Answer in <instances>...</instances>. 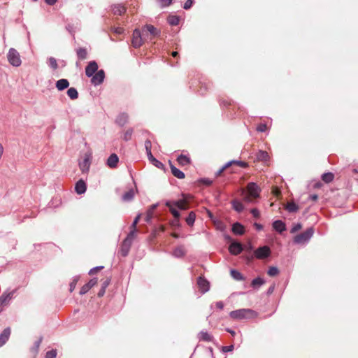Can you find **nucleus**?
Masks as SVG:
<instances>
[{"instance_id":"1","label":"nucleus","mask_w":358,"mask_h":358,"mask_svg":"<svg viewBox=\"0 0 358 358\" xmlns=\"http://www.w3.org/2000/svg\"><path fill=\"white\" fill-rule=\"evenodd\" d=\"M260 187L255 182H249L246 191H243V200L246 202H253L259 197Z\"/></svg>"},{"instance_id":"2","label":"nucleus","mask_w":358,"mask_h":358,"mask_svg":"<svg viewBox=\"0 0 358 358\" xmlns=\"http://www.w3.org/2000/svg\"><path fill=\"white\" fill-rule=\"evenodd\" d=\"M229 316L233 320H241L252 319L257 317V313L252 309H238L230 312Z\"/></svg>"},{"instance_id":"3","label":"nucleus","mask_w":358,"mask_h":358,"mask_svg":"<svg viewBox=\"0 0 358 358\" xmlns=\"http://www.w3.org/2000/svg\"><path fill=\"white\" fill-rule=\"evenodd\" d=\"M143 38L146 41H152L158 37L160 34V31L158 30L152 24H146L141 28Z\"/></svg>"},{"instance_id":"4","label":"nucleus","mask_w":358,"mask_h":358,"mask_svg":"<svg viewBox=\"0 0 358 358\" xmlns=\"http://www.w3.org/2000/svg\"><path fill=\"white\" fill-rule=\"evenodd\" d=\"M314 230L312 227L308 228L303 233L294 236V242L296 244H303L307 242L313 235Z\"/></svg>"},{"instance_id":"5","label":"nucleus","mask_w":358,"mask_h":358,"mask_svg":"<svg viewBox=\"0 0 358 358\" xmlns=\"http://www.w3.org/2000/svg\"><path fill=\"white\" fill-rule=\"evenodd\" d=\"M9 63L13 66H19L21 65L22 61L19 52L14 48H10L7 55Z\"/></svg>"},{"instance_id":"6","label":"nucleus","mask_w":358,"mask_h":358,"mask_svg":"<svg viewBox=\"0 0 358 358\" xmlns=\"http://www.w3.org/2000/svg\"><path fill=\"white\" fill-rule=\"evenodd\" d=\"M145 41H146V40L143 38L142 31L136 29L132 35L131 44L133 47L138 48L144 43Z\"/></svg>"},{"instance_id":"7","label":"nucleus","mask_w":358,"mask_h":358,"mask_svg":"<svg viewBox=\"0 0 358 358\" xmlns=\"http://www.w3.org/2000/svg\"><path fill=\"white\" fill-rule=\"evenodd\" d=\"M254 253H255V257L257 259H263L267 258L268 257L270 256L271 250H270L269 247L264 245V246L258 248L255 251Z\"/></svg>"},{"instance_id":"8","label":"nucleus","mask_w":358,"mask_h":358,"mask_svg":"<svg viewBox=\"0 0 358 358\" xmlns=\"http://www.w3.org/2000/svg\"><path fill=\"white\" fill-rule=\"evenodd\" d=\"M91 164V155L85 153L83 159L79 162V167L83 173H87Z\"/></svg>"},{"instance_id":"9","label":"nucleus","mask_w":358,"mask_h":358,"mask_svg":"<svg viewBox=\"0 0 358 358\" xmlns=\"http://www.w3.org/2000/svg\"><path fill=\"white\" fill-rule=\"evenodd\" d=\"M105 78V73L103 70L98 71L94 75L92 76L91 83L94 85H100L103 83Z\"/></svg>"},{"instance_id":"10","label":"nucleus","mask_w":358,"mask_h":358,"mask_svg":"<svg viewBox=\"0 0 358 358\" xmlns=\"http://www.w3.org/2000/svg\"><path fill=\"white\" fill-rule=\"evenodd\" d=\"M98 65L95 61H91L89 62L85 68V74L87 77H92L98 71Z\"/></svg>"},{"instance_id":"11","label":"nucleus","mask_w":358,"mask_h":358,"mask_svg":"<svg viewBox=\"0 0 358 358\" xmlns=\"http://www.w3.org/2000/svg\"><path fill=\"white\" fill-rule=\"evenodd\" d=\"M197 285L203 293L207 292L209 289V282L202 276H200L198 278Z\"/></svg>"},{"instance_id":"12","label":"nucleus","mask_w":358,"mask_h":358,"mask_svg":"<svg viewBox=\"0 0 358 358\" xmlns=\"http://www.w3.org/2000/svg\"><path fill=\"white\" fill-rule=\"evenodd\" d=\"M127 10V8L124 4L117 3L112 6V12L113 15H122Z\"/></svg>"},{"instance_id":"13","label":"nucleus","mask_w":358,"mask_h":358,"mask_svg":"<svg viewBox=\"0 0 358 358\" xmlns=\"http://www.w3.org/2000/svg\"><path fill=\"white\" fill-rule=\"evenodd\" d=\"M229 250L231 254L234 255H237L240 254L242 252L243 247H242V245L241 243H237V242H234V243H232L229 245Z\"/></svg>"},{"instance_id":"14","label":"nucleus","mask_w":358,"mask_h":358,"mask_svg":"<svg viewBox=\"0 0 358 358\" xmlns=\"http://www.w3.org/2000/svg\"><path fill=\"white\" fill-rule=\"evenodd\" d=\"M131 246V243L129 242L128 241L124 240L120 250V253L122 257H126L128 255Z\"/></svg>"},{"instance_id":"15","label":"nucleus","mask_w":358,"mask_h":358,"mask_svg":"<svg viewBox=\"0 0 358 358\" xmlns=\"http://www.w3.org/2000/svg\"><path fill=\"white\" fill-rule=\"evenodd\" d=\"M86 189H87V186L83 180L80 179L76 183L75 190L77 194H82L85 193L86 191Z\"/></svg>"},{"instance_id":"16","label":"nucleus","mask_w":358,"mask_h":358,"mask_svg":"<svg viewBox=\"0 0 358 358\" xmlns=\"http://www.w3.org/2000/svg\"><path fill=\"white\" fill-rule=\"evenodd\" d=\"M10 329L8 327L6 328L0 334V347L3 346L8 340L9 336L10 335Z\"/></svg>"},{"instance_id":"17","label":"nucleus","mask_w":358,"mask_h":358,"mask_svg":"<svg viewBox=\"0 0 358 358\" xmlns=\"http://www.w3.org/2000/svg\"><path fill=\"white\" fill-rule=\"evenodd\" d=\"M174 206L180 210H187L189 208V203L186 199H180L176 201H172Z\"/></svg>"},{"instance_id":"18","label":"nucleus","mask_w":358,"mask_h":358,"mask_svg":"<svg viewBox=\"0 0 358 358\" xmlns=\"http://www.w3.org/2000/svg\"><path fill=\"white\" fill-rule=\"evenodd\" d=\"M165 204L169 208V210L173 215L174 218H180V213L178 212L177 208L174 206L172 201H166Z\"/></svg>"},{"instance_id":"19","label":"nucleus","mask_w":358,"mask_h":358,"mask_svg":"<svg viewBox=\"0 0 358 358\" xmlns=\"http://www.w3.org/2000/svg\"><path fill=\"white\" fill-rule=\"evenodd\" d=\"M119 162V158L116 154H112L110 155L107 160V165L110 168H115Z\"/></svg>"},{"instance_id":"20","label":"nucleus","mask_w":358,"mask_h":358,"mask_svg":"<svg viewBox=\"0 0 358 358\" xmlns=\"http://www.w3.org/2000/svg\"><path fill=\"white\" fill-rule=\"evenodd\" d=\"M169 164H170V168H171V173L172 174L179 178V179H183L185 178V173L181 171L180 170H179L178 169H177L176 167H175L171 163V162H169Z\"/></svg>"},{"instance_id":"21","label":"nucleus","mask_w":358,"mask_h":358,"mask_svg":"<svg viewBox=\"0 0 358 358\" xmlns=\"http://www.w3.org/2000/svg\"><path fill=\"white\" fill-rule=\"evenodd\" d=\"M236 164L239 166L241 168H247L248 166V164L243 162V161H238V160H231L229 162H227L224 166V169H228L231 166Z\"/></svg>"},{"instance_id":"22","label":"nucleus","mask_w":358,"mask_h":358,"mask_svg":"<svg viewBox=\"0 0 358 358\" xmlns=\"http://www.w3.org/2000/svg\"><path fill=\"white\" fill-rule=\"evenodd\" d=\"M273 227L275 231L280 233H282V231L286 230L285 224L281 220H276L273 222Z\"/></svg>"},{"instance_id":"23","label":"nucleus","mask_w":358,"mask_h":358,"mask_svg":"<svg viewBox=\"0 0 358 358\" xmlns=\"http://www.w3.org/2000/svg\"><path fill=\"white\" fill-rule=\"evenodd\" d=\"M232 231L236 235H243L245 232L244 227L238 222L234 223L232 226Z\"/></svg>"},{"instance_id":"24","label":"nucleus","mask_w":358,"mask_h":358,"mask_svg":"<svg viewBox=\"0 0 358 358\" xmlns=\"http://www.w3.org/2000/svg\"><path fill=\"white\" fill-rule=\"evenodd\" d=\"M69 86V82L66 79H60L56 82V87L59 91L66 89Z\"/></svg>"},{"instance_id":"25","label":"nucleus","mask_w":358,"mask_h":358,"mask_svg":"<svg viewBox=\"0 0 358 358\" xmlns=\"http://www.w3.org/2000/svg\"><path fill=\"white\" fill-rule=\"evenodd\" d=\"M177 162L181 166H186L191 163V159L186 155H180L178 157Z\"/></svg>"},{"instance_id":"26","label":"nucleus","mask_w":358,"mask_h":358,"mask_svg":"<svg viewBox=\"0 0 358 358\" xmlns=\"http://www.w3.org/2000/svg\"><path fill=\"white\" fill-rule=\"evenodd\" d=\"M148 158L149 161L157 168H158V169L164 168V164L161 162L157 160L156 158H155L154 156L152 155V154L148 155Z\"/></svg>"},{"instance_id":"27","label":"nucleus","mask_w":358,"mask_h":358,"mask_svg":"<svg viewBox=\"0 0 358 358\" xmlns=\"http://www.w3.org/2000/svg\"><path fill=\"white\" fill-rule=\"evenodd\" d=\"M198 337H199L200 341H207V342H210L213 339V336L211 335H210L206 331H201L199 334Z\"/></svg>"},{"instance_id":"28","label":"nucleus","mask_w":358,"mask_h":358,"mask_svg":"<svg viewBox=\"0 0 358 358\" xmlns=\"http://www.w3.org/2000/svg\"><path fill=\"white\" fill-rule=\"evenodd\" d=\"M13 296V292L3 294L0 296V304L3 305L8 302Z\"/></svg>"},{"instance_id":"29","label":"nucleus","mask_w":358,"mask_h":358,"mask_svg":"<svg viewBox=\"0 0 358 358\" xmlns=\"http://www.w3.org/2000/svg\"><path fill=\"white\" fill-rule=\"evenodd\" d=\"M77 56L78 59L83 60L87 57V50L86 48H80L76 50Z\"/></svg>"},{"instance_id":"30","label":"nucleus","mask_w":358,"mask_h":358,"mask_svg":"<svg viewBox=\"0 0 358 358\" xmlns=\"http://www.w3.org/2000/svg\"><path fill=\"white\" fill-rule=\"evenodd\" d=\"M128 120V115L126 113H122L119 115L116 119V122L118 124L123 126Z\"/></svg>"},{"instance_id":"31","label":"nucleus","mask_w":358,"mask_h":358,"mask_svg":"<svg viewBox=\"0 0 358 358\" xmlns=\"http://www.w3.org/2000/svg\"><path fill=\"white\" fill-rule=\"evenodd\" d=\"M157 208V205H152L150 206V208L148 209V210L146 213V216L145 217V221L146 222H149L153 216V212L155 209Z\"/></svg>"},{"instance_id":"32","label":"nucleus","mask_w":358,"mask_h":358,"mask_svg":"<svg viewBox=\"0 0 358 358\" xmlns=\"http://www.w3.org/2000/svg\"><path fill=\"white\" fill-rule=\"evenodd\" d=\"M334 178V175L331 172L325 173L322 176V180L326 183L332 182Z\"/></svg>"},{"instance_id":"33","label":"nucleus","mask_w":358,"mask_h":358,"mask_svg":"<svg viewBox=\"0 0 358 358\" xmlns=\"http://www.w3.org/2000/svg\"><path fill=\"white\" fill-rule=\"evenodd\" d=\"M285 208L290 213L296 212L299 210V206L294 202L287 203Z\"/></svg>"},{"instance_id":"34","label":"nucleus","mask_w":358,"mask_h":358,"mask_svg":"<svg viewBox=\"0 0 358 358\" xmlns=\"http://www.w3.org/2000/svg\"><path fill=\"white\" fill-rule=\"evenodd\" d=\"M67 94L71 99H76L78 97V93L76 88L70 87L67 90Z\"/></svg>"},{"instance_id":"35","label":"nucleus","mask_w":358,"mask_h":358,"mask_svg":"<svg viewBox=\"0 0 358 358\" xmlns=\"http://www.w3.org/2000/svg\"><path fill=\"white\" fill-rule=\"evenodd\" d=\"M196 214L194 212L191 211L187 218L185 219V222L189 226H192L195 222Z\"/></svg>"},{"instance_id":"36","label":"nucleus","mask_w":358,"mask_h":358,"mask_svg":"<svg viewBox=\"0 0 358 358\" xmlns=\"http://www.w3.org/2000/svg\"><path fill=\"white\" fill-rule=\"evenodd\" d=\"M231 203L234 209L238 213L243 211L244 209L243 205L239 201L234 200Z\"/></svg>"},{"instance_id":"37","label":"nucleus","mask_w":358,"mask_h":358,"mask_svg":"<svg viewBox=\"0 0 358 358\" xmlns=\"http://www.w3.org/2000/svg\"><path fill=\"white\" fill-rule=\"evenodd\" d=\"M167 21L171 25L176 26L179 24L180 18L176 15H169L167 18Z\"/></svg>"},{"instance_id":"38","label":"nucleus","mask_w":358,"mask_h":358,"mask_svg":"<svg viewBox=\"0 0 358 358\" xmlns=\"http://www.w3.org/2000/svg\"><path fill=\"white\" fill-rule=\"evenodd\" d=\"M134 196V192L133 189H129L127 192H125L122 196V199L125 201H131Z\"/></svg>"},{"instance_id":"39","label":"nucleus","mask_w":358,"mask_h":358,"mask_svg":"<svg viewBox=\"0 0 358 358\" xmlns=\"http://www.w3.org/2000/svg\"><path fill=\"white\" fill-rule=\"evenodd\" d=\"M267 273L269 276L274 277L279 274V270L275 266H271L268 268Z\"/></svg>"},{"instance_id":"40","label":"nucleus","mask_w":358,"mask_h":358,"mask_svg":"<svg viewBox=\"0 0 358 358\" xmlns=\"http://www.w3.org/2000/svg\"><path fill=\"white\" fill-rule=\"evenodd\" d=\"M231 276L237 280H243V277L242 275V274L238 271H236V270H231Z\"/></svg>"},{"instance_id":"41","label":"nucleus","mask_w":358,"mask_h":358,"mask_svg":"<svg viewBox=\"0 0 358 358\" xmlns=\"http://www.w3.org/2000/svg\"><path fill=\"white\" fill-rule=\"evenodd\" d=\"M264 283V281L261 278H257L252 281L251 285L253 287H259Z\"/></svg>"},{"instance_id":"42","label":"nucleus","mask_w":358,"mask_h":358,"mask_svg":"<svg viewBox=\"0 0 358 358\" xmlns=\"http://www.w3.org/2000/svg\"><path fill=\"white\" fill-rule=\"evenodd\" d=\"M257 158L259 160L267 161L268 158V152L266 151H259L257 155Z\"/></svg>"},{"instance_id":"43","label":"nucleus","mask_w":358,"mask_h":358,"mask_svg":"<svg viewBox=\"0 0 358 358\" xmlns=\"http://www.w3.org/2000/svg\"><path fill=\"white\" fill-rule=\"evenodd\" d=\"M256 131L259 133L268 131V127L266 124H259L256 127Z\"/></svg>"},{"instance_id":"44","label":"nucleus","mask_w":358,"mask_h":358,"mask_svg":"<svg viewBox=\"0 0 358 358\" xmlns=\"http://www.w3.org/2000/svg\"><path fill=\"white\" fill-rule=\"evenodd\" d=\"M48 63H49V65L54 70H56L58 68V64H57V62L55 58L54 57H50L48 59Z\"/></svg>"},{"instance_id":"45","label":"nucleus","mask_w":358,"mask_h":358,"mask_svg":"<svg viewBox=\"0 0 358 358\" xmlns=\"http://www.w3.org/2000/svg\"><path fill=\"white\" fill-rule=\"evenodd\" d=\"M136 231L131 229L129 234L127 235V238L124 239L125 241H128L129 242L132 243L133 240L136 237Z\"/></svg>"},{"instance_id":"46","label":"nucleus","mask_w":358,"mask_h":358,"mask_svg":"<svg viewBox=\"0 0 358 358\" xmlns=\"http://www.w3.org/2000/svg\"><path fill=\"white\" fill-rule=\"evenodd\" d=\"M145 148L146 150L147 155L152 154L151 148H152V143L150 140H147L145 142Z\"/></svg>"},{"instance_id":"47","label":"nucleus","mask_w":358,"mask_h":358,"mask_svg":"<svg viewBox=\"0 0 358 358\" xmlns=\"http://www.w3.org/2000/svg\"><path fill=\"white\" fill-rule=\"evenodd\" d=\"M184 250L182 248H177L175 249L173 254L176 257H182L184 255Z\"/></svg>"},{"instance_id":"48","label":"nucleus","mask_w":358,"mask_h":358,"mask_svg":"<svg viewBox=\"0 0 358 358\" xmlns=\"http://www.w3.org/2000/svg\"><path fill=\"white\" fill-rule=\"evenodd\" d=\"M57 356L56 350H52L46 352L45 358H55Z\"/></svg>"},{"instance_id":"49","label":"nucleus","mask_w":358,"mask_h":358,"mask_svg":"<svg viewBox=\"0 0 358 358\" xmlns=\"http://www.w3.org/2000/svg\"><path fill=\"white\" fill-rule=\"evenodd\" d=\"M272 194L275 196L278 197L281 194L280 189L278 187H273V188H272Z\"/></svg>"},{"instance_id":"50","label":"nucleus","mask_w":358,"mask_h":358,"mask_svg":"<svg viewBox=\"0 0 358 358\" xmlns=\"http://www.w3.org/2000/svg\"><path fill=\"white\" fill-rule=\"evenodd\" d=\"M90 289V288L86 283L81 287V289L80 290V294L83 295V294H86Z\"/></svg>"},{"instance_id":"51","label":"nucleus","mask_w":358,"mask_h":358,"mask_svg":"<svg viewBox=\"0 0 358 358\" xmlns=\"http://www.w3.org/2000/svg\"><path fill=\"white\" fill-rule=\"evenodd\" d=\"M110 282V278H106V279H104L103 281H102V283H101V287H104L105 289L107 288V287L109 285Z\"/></svg>"},{"instance_id":"52","label":"nucleus","mask_w":358,"mask_h":358,"mask_svg":"<svg viewBox=\"0 0 358 358\" xmlns=\"http://www.w3.org/2000/svg\"><path fill=\"white\" fill-rule=\"evenodd\" d=\"M193 4V0H187L184 3L183 8L185 10L189 9Z\"/></svg>"},{"instance_id":"53","label":"nucleus","mask_w":358,"mask_h":358,"mask_svg":"<svg viewBox=\"0 0 358 358\" xmlns=\"http://www.w3.org/2000/svg\"><path fill=\"white\" fill-rule=\"evenodd\" d=\"M302 228V225L301 224H295L291 229V233H295L300 230Z\"/></svg>"},{"instance_id":"54","label":"nucleus","mask_w":358,"mask_h":358,"mask_svg":"<svg viewBox=\"0 0 358 358\" xmlns=\"http://www.w3.org/2000/svg\"><path fill=\"white\" fill-rule=\"evenodd\" d=\"M97 283V279L96 278H93V279H91L87 283V285L89 286V287L91 289L92 287H93L95 285H96Z\"/></svg>"},{"instance_id":"55","label":"nucleus","mask_w":358,"mask_h":358,"mask_svg":"<svg viewBox=\"0 0 358 358\" xmlns=\"http://www.w3.org/2000/svg\"><path fill=\"white\" fill-rule=\"evenodd\" d=\"M103 268V266H97V267L93 268L92 269H91L90 271L89 274L93 275V274L97 273L98 271H99L100 270H101Z\"/></svg>"},{"instance_id":"56","label":"nucleus","mask_w":358,"mask_h":358,"mask_svg":"<svg viewBox=\"0 0 358 358\" xmlns=\"http://www.w3.org/2000/svg\"><path fill=\"white\" fill-rule=\"evenodd\" d=\"M171 224L173 227H180L179 218H174V220L171 222Z\"/></svg>"},{"instance_id":"57","label":"nucleus","mask_w":358,"mask_h":358,"mask_svg":"<svg viewBox=\"0 0 358 358\" xmlns=\"http://www.w3.org/2000/svg\"><path fill=\"white\" fill-rule=\"evenodd\" d=\"M233 350H234V345L224 346V347H222V350L224 352H231Z\"/></svg>"},{"instance_id":"58","label":"nucleus","mask_w":358,"mask_h":358,"mask_svg":"<svg viewBox=\"0 0 358 358\" xmlns=\"http://www.w3.org/2000/svg\"><path fill=\"white\" fill-rule=\"evenodd\" d=\"M251 213L256 218H258L259 217V215H260L259 211L257 208L252 209L251 210Z\"/></svg>"},{"instance_id":"59","label":"nucleus","mask_w":358,"mask_h":358,"mask_svg":"<svg viewBox=\"0 0 358 358\" xmlns=\"http://www.w3.org/2000/svg\"><path fill=\"white\" fill-rule=\"evenodd\" d=\"M106 292V289L104 287H101L99 292H98L97 295L99 297H101L104 295Z\"/></svg>"},{"instance_id":"60","label":"nucleus","mask_w":358,"mask_h":358,"mask_svg":"<svg viewBox=\"0 0 358 358\" xmlns=\"http://www.w3.org/2000/svg\"><path fill=\"white\" fill-rule=\"evenodd\" d=\"M76 280H73L71 284H70V292H72L75 287H76Z\"/></svg>"},{"instance_id":"61","label":"nucleus","mask_w":358,"mask_h":358,"mask_svg":"<svg viewBox=\"0 0 358 358\" xmlns=\"http://www.w3.org/2000/svg\"><path fill=\"white\" fill-rule=\"evenodd\" d=\"M123 31L124 29L122 27H117L114 30V31L117 34H121L122 33H123Z\"/></svg>"},{"instance_id":"62","label":"nucleus","mask_w":358,"mask_h":358,"mask_svg":"<svg viewBox=\"0 0 358 358\" xmlns=\"http://www.w3.org/2000/svg\"><path fill=\"white\" fill-rule=\"evenodd\" d=\"M57 1V0H45V2L50 6L54 5Z\"/></svg>"},{"instance_id":"63","label":"nucleus","mask_w":358,"mask_h":358,"mask_svg":"<svg viewBox=\"0 0 358 358\" xmlns=\"http://www.w3.org/2000/svg\"><path fill=\"white\" fill-rule=\"evenodd\" d=\"M216 307L219 309H222L224 307V304L222 301H218L215 304Z\"/></svg>"},{"instance_id":"64","label":"nucleus","mask_w":358,"mask_h":358,"mask_svg":"<svg viewBox=\"0 0 358 358\" xmlns=\"http://www.w3.org/2000/svg\"><path fill=\"white\" fill-rule=\"evenodd\" d=\"M310 199L312 201H317V200L318 196H317V194H313V195H310Z\"/></svg>"}]
</instances>
